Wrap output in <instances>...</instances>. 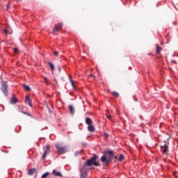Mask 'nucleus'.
Returning a JSON list of instances; mask_svg holds the SVG:
<instances>
[{"mask_svg": "<svg viewBox=\"0 0 178 178\" xmlns=\"http://www.w3.org/2000/svg\"><path fill=\"white\" fill-rule=\"evenodd\" d=\"M70 81L72 87L74 88V81H73V79H70Z\"/></svg>", "mask_w": 178, "mask_h": 178, "instance_id": "obj_27", "label": "nucleus"}, {"mask_svg": "<svg viewBox=\"0 0 178 178\" xmlns=\"http://www.w3.org/2000/svg\"><path fill=\"white\" fill-rule=\"evenodd\" d=\"M58 69L59 72H62V68L60 66H58Z\"/></svg>", "mask_w": 178, "mask_h": 178, "instance_id": "obj_31", "label": "nucleus"}, {"mask_svg": "<svg viewBox=\"0 0 178 178\" xmlns=\"http://www.w3.org/2000/svg\"><path fill=\"white\" fill-rule=\"evenodd\" d=\"M104 138H108L109 137V134H108L106 133H104Z\"/></svg>", "mask_w": 178, "mask_h": 178, "instance_id": "obj_25", "label": "nucleus"}, {"mask_svg": "<svg viewBox=\"0 0 178 178\" xmlns=\"http://www.w3.org/2000/svg\"><path fill=\"white\" fill-rule=\"evenodd\" d=\"M69 111H70L71 115H74V107H73V106H69Z\"/></svg>", "mask_w": 178, "mask_h": 178, "instance_id": "obj_17", "label": "nucleus"}, {"mask_svg": "<svg viewBox=\"0 0 178 178\" xmlns=\"http://www.w3.org/2000/svg\"><path fill=\"white\" fill-rule=\"evenodd\" d=\"M88 131H90V133H94L95 131V127L92 124L90 125H88Z\"/></svg>", "mask_w": 178, "mask_h": 178, "instance_id": "obj_10", "label": "nucleus"}, {"mask_svg": "<svg viewBox=\"0 0 178 178\" xmlns=\"http://www.w3.org/2000/svg\"><path fill=\"white\" fill-rule=\"evenodd\" d=\"M105 154H108V155H111V156H115V155H113V151L112 150L106 151Z\"/></svg>", "mask_w": 178, "mask_h": 178, "instance_id": "obj_19", "label": "nucleus"}, {"mask_svg": "<svg viewBox=\"0 0 178 178\" xmlns=\"http://www.w3.org/2000/svg\"><path fill=\"white\" fill-rule=\"evenodd\" d=\"M86 124H88V126L91 125V124H92V120H91V118H86Z\"/></svg>", "mask_w": 178, "mask_h": 178, "instance_id": "obj_13", "label": "nucleus"}, {"mask_svg": "<svg viewBox=\"0 0 178 178\" xmlns=\"http://www.w3.org/2000/svg\"><path fill=\"white\" fill-rule=\"evenodd\" d=\"M62 24L59 23L56 26H54L53 31H59V30H62Z\"/></svg>", "mask_w": 178, "mask_h": 178, "instance_id": "obj_9", "label": "nucleus"}, {"mask_svg": "<svg viewBox=\"0 0 178 178\" xmlns=\"http://www.w3.org/2000/svg\"><path fill=\"white\" fill-rule=\"evenodd\" d=\"M174 176H176V171L173 173Z\"/></svg>", "mask_w": 178, "mask_h": 178, "instance_id": "obj_35", "label": "nucleus"}, {"mask_svg": "<svg viewBox=\"0 0 178 178\" xmlns=\"http://www.w3.org/2000/svg\"><path fill=\"white\" fill-rule=\"evenodd\" d=\"M90 169H94V167H92V168H90Z\"/></svg>", "mask_w": 178, "mask_h": 178, "instance_id": "obj_38", "label": "nucleus"}, {"mask_svg": "<svg viewBox=\"0 0 178 178\" xmlns=\"http://www.w3.org/2000/svg\"><path fill=\"white\" fill-rule=\"evenodd\" d=\"M56 148L57 149L58 154H65V152H67V150L69 149L67 146H62L60 143L56 144Z\"/></svg>", "mask_w": 178, "mask_h": 178, "instance_id": "obj_2", "label": "nucleus"}, {"mask_svg": "<svg viewBox=\"0 0 178 178\" xmlns=\"http://www.w3.org/2000/svg\"><path fill=\"white\" fill-rule=\"evenodd\" d=\"M47 65L49 66L51 72H54V70H55V65H54V63L48 62Z\"/></svg>", "mask_w": 178, "mask_h": 178, "instance_id": "obj_14", "label": "nucleus"}, {"mask_svg": "<svg viewBox=\"0 0 178 178\" xmlns=\"http://www.w3.org/2000/svg\"><path fill=\"white\" fill-rule=\"evenodd\" d=\"M44 83L46 84H49V82H48V79L47 77H44Z\"/></svg>", "mask_w": 178, "mask_h": 178, "instance_id": "obj_26", "label": "nucleus"}, {"mask_svg": "<svg viewBox=\"0 0 178 178\" xmlns=\"http://www.w3.org/2000/svg\"><path fill=\"white\" fill-rule=\"evenodd\" d=\"M23 113H24V115H27V113L26 112H23Z\"/></svg>", "mask_w": 178, "mask_h": 178, "instance_id": "obj_36", "label": "nucleus"}, {"mask_svg": "<svg viewBox=\"0 0 178 178\" xmlns=\"http://www.w3.org/2000/svg\"><path fill=\"white\" fill-rule=\"evenodd\" d=\"M13 52H14V54H19V49H17V48H14Z\"/></svg>", "mask_w": 178, "mask_h": 178, "instance_id": "obj_24", "label": "nucleus"}, {"mask_svg": "<svg viewBox=\"0 0 178 178\" xmlns=\"http://www.w3.org/2000/svg\"><path fill=\"white\" fill-rule=\"evenodd\" d=\"M113 95H115V97H116L118 98V97H119V92H118L116 91H113Z\"/></svg>", "mask_w": 178, "mask_h": 178, "instance_id": "obj_22", "label": "nucleus"}, {"mask_svg": "<svg viewBox=\"0 0 178 178\" xmlns=\"http://www.w3.org/2000/svg\"><path fill=\"white\" fill-rule=\"evenodd\" d=\"M106 117H107V119L112 120V115H107Z\"/></svg>", "mask_w": 178, "mask_h": 178, "instance_id": "obj_29", "label": "nucleus"}, {"mask_svg": "<svg viewBox=\"0 0 178 178\" xmlns=\"http://www.w3.org/2000/svg\"><path fill=\"white\" fill-rule=\"evenodd\" d=\"M90 76H92V77H94V75H92V74H90Z\"/></svg>", "mask_w": 178, "mask_h": 178, "instance_id": "obj_37", "label": "nucleus"}, {"mask_svg": "<svg viewBox=\"0 0 178 178\" xmlns=\"http://www.w3.org/2000/svg\"><path fill=\"white\" fill-rule=\"evenodd\" d=\"M134 101H136V102H137V101H138V100H137V98H136V97H134Z\"/></svg>", "mask_w": 178, "mask_h": 178, "instance_id": "obj_32", "label": "nucleus"}, {"mask_svg": "<svg viewBox=\"0 0 178 178\" xmlns=\"http://www.w3.org/2000/svg\"><path fill=\"white\" fill-rule=\"evenodd\" d=\"M79 154H81V152H75V156H77V155H79Z\"/></svg>", "mask_w": 178, "mask_h": 178, "instance_id": "obj_30", "label": "nucleus"}, {"mask_svg": "<svg viewBox=\"0 0 178 178\" xmlns=\"http://www.w3.org/2000/svg\"><path fill=\"white\" fill-rule=\"evenodd\" d=\"M53 175H54V176H58V177H62V173H60V172L56 171V170H53Z\"/></svg>", "mask_w": 178, "mask_h": 178, "instance_id": "obj_12", "label": "nucleus"}, {"mask_svg": "<svg viewBox=\"0 0 178 178\" xmlns=\"http://www.w3.org/2000/svg\"><path fill=\"white\" fill-rule=\"evenodd\" d=\"M49 148H50L49 145H47L46 146V149H45V151L44 152V154L42 156V159H45V158H47V156L48 155V154H49Z\"/></svg>", "mask_w": 178, "mask_h": 178, "instance_id": "obj_7", "label": "nucleus"}, {"mask_svg": "<svg viewBox=\"0 0 178 178\" xmlns=\"http://www.w3.org/2000/svg\"><path fill=\"white\" fill-rule=\"evenodd\" d=\"M48 176H49V172H47L42 175V178H47Z\"/></svg>", "mask_w": 178, "mask_h": 178, "instance_id": "obj_21", "label": "nucleus"}, {"mask_svg": "<svg viewBox=\"0 0 178 178\" xmlns=\"http://www.w3.org/2000/svg\"><path fill=\"white\" fill-rule=\"evenodd\" d=\"M115 159H118V156H114Z\"/></svg>", "mask_w": 178, "mask_h": 178, "instance_id": "obj_34", "label": "nucleus"}, {"mask_svg": "<svg viewBox=\"0 0 178 178\" xmlns=\"http://www.w3.org/2000/svg\"><path fill=\"white\" fill-rule=\"evenodd\" d=\"M9 8H10V6H9V4H8L7 5V9H9Z\"/></svg>", "mask_w": 178, "mask_h": 178, "instance_id": "obj_33", "label": "nucleus"}, {"mask_svg": "<svg viewBox=\"0 0 178 178\" xmlns=\"http://www.w3.org/2000/svg\"><path fill=\"white\" fill-rule=\"evenodd\" d=\"M23 87H24V90H26V91H30L31 90L30 88V86H29L27 85H23Z\"/></svg>", "mask_w": 178, "mask_h": 178, "instance_id": "obj_20", "label": "nucleus"}, {"mask_svg": "<svg viewBox=\"0 0 178 178\" xmlns=\"http://www.w3.org/2000/svg\"><path fill=\"white\" fill-rule=\"evenodd\" d=\"M111 161H112V159L111 157L108 159L105 155L102 156L101 158V162L103 163H105L106 166H108L109 163H111Z\"/></svg>", "mask_w": 178, "mask_h": 178, "instance_id": "obj_5", "label": "nucleus"}, {"mask_svg": "<svg viewBox=\"0 0 178 178\" xmlns=\"http://www.w3.org/2000/svg\"><path fill=\"white\" fill-rule=\"evenodd\" d=\"M156 54H161V51H162V48L161 47H159V44L156 45Z\"/></svg>", "mask_w": 178, "mask_h": 178, "instance_id": "obj_16", "label": "nucleus"}, {"mask_svg": "<svg viewBox=\"0 0 178 178\" xmlns=\"http://www.w3.org/2000/svg\"><path fill=\"white\" fill-rule=\"evenodd\" d=\"M97 159H98V156L94 154L91 159H88L85 162L83 166H85V168H87V166H92V165L95 166H101V163H99V162H97Z\"/></svg>", "mask_w": 178, "mask_h": 178, "instance_id": "obj_1", "label": "nucleus"}, {"mask_svg": "<svg viewBox=\"0 0 178 178\" xmlns=\"http://www.w3.org/2000/svg\"><path fill=\"white\" fill-rule=\"evenodd\" d=\"M53 54L54 56H58V55H59V53L58 51H54Z\"/></svg>", "mask_w": 178, "mask_h": 178, "instance_id": "obj_28", "label": "nucleus"}, {"mask_svg": "<svg viewBox=\"0 0 178 178\" xmlns=\"http://www.w3.org/2000/svg\"><path fill=\"white\" fill-rule=\"evenodd\" d=\"M124 161V156L123 154H120L118 159V162H123Z\"/></svg>", "mask_w": 178, "mask_h": 178, "instance_id": "obj_18", "label": "nucleus"}, {"mask_svg": "<svg viewBox=\"0 0 178 178\" xmlns=\"http://www.w3.org/2000/svg\"><path fill=\"white\" fill-rule=\"evenodd\" d=\"M3 33H5L6 35H8L9 34V31L6 29H3Z\"/></svg>", "mask_w": 178, "mask_h": 178, "instance_id": "obj_23", "label": "nucleus"}, {"mask_svg": "<svg viewBox=\"0 0 178 178\" xmlns=\"http://www.w3.org/2000/svg\"><path fill=\"white\" fill-rule=\"evenodd\" d=\"M88 169L86 168V165H83L80 170L81 177L80 178H87V173Z\"/></svg>", "mask_w": 178, "mask_h": 178, "instance_id": "obj_3", "label": "nucleus"}, {"mask_svg": "<svg viewBox=\"0 0 178 178\" xmlns=\"http://www.w3.org/2000/svg\"><path fill=\"white\" fill-rule=\"evenodd\" d=\"M1 86V91L3 92L4 95L8 97V95L9 94V92H8V83L5 81H2Z\"/></svg>", "mask_w": 178, "mask_h": 178, "instance_id": "obj_4", "label": "nucleus"}, {"mask_svg": "<svg viewBox=\"0 0 178 178\" xmlns=\"http://www.w3.org/2000/svg\"><path fill=\"white\" fill-rule=\"evenodd\" d=\"M25 103L27 105H29V106H33V104H31V99H30L29 95H26L25 97Z\"/></svg>", "mask_w": 178, "mask_h": 178, "instance_id": "obj_8", "label": "nucleus"}, {"mask_svg": "<svg viewBox=\"0 0 178 178\" xmlns=\"http://www.w3.org/2000/svg\"><path fill=\"white\" fill-rule=\"evenodd\" d=\"M10 102H11V104H16V103L19 102V99H17V98H16L15 96H13L11 98Z\"/></svg>", "mask_w": 178, "mask_h": 178, "instance_id": "obj_15", "label": "nucleus"}, {"mask_svg": "<svg viewBox=\"0 0 178 178\" xmlns=\"http://www.w3.org/2000/svg\"><path fill=\"white\" fill-rule=\"evenodd\" d=\"M161 148L162 149L163 154L168 155V153L169 152V147L167 145H164L163 146H161Z\"/></svg>", "mask_w": 178, "mask_h": 178, "instance_id": "obj_6", "label": "nucleus"}, {"mask_svg": "<svg viewBox=\"0 0 178 178\" xmlns=\"http://www.w3.org/2000/svg\"><path fill=\"white\" fill-rule=\"evenodd\" d=\"M36 172H37V168H31L28 171V175L29 176H32V175H34V173H35Z\"/></svg>", "mask_w": 178, "mask_h": 178, "instance_id": "obj_11", "label": "nucleus"}]
</instances>
